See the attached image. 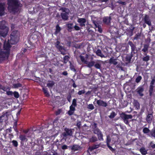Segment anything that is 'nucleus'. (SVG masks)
Listing matches in <instances>:
<instances>
[{
	"label": "nucleus",
	"mask_w": 155,
	"mask_h": 155,
	"mask_svg": "<svg viewBox=\"0 0 155 155\" xmlns=\"http://www.w3.org/2000/svg\"><path fill=\"white\" fill-rule=\"evenodd\" d=\"M55 46L61 52V54L63 55L65 54V50L63 46L61 45L59 41H57L56 43H55Z\"/></svg>",
	"instance_id": "423d86ee"
},
{
	"label": "nucleus",
	"mask_w": 155,
	"mask_h": 155,
	"mask_svg": "<svg viewBox=\"0 0 155 155\" xmlns=\"http://www.w3.org/2000/svg\"><path fill=\"white\" fill-rule=\"evenodd\" d=\"M128 44L131 47V54L134 55L137 52L138 50L136 47L135 45L134 44L132 41H129L128 43Z\"/></svg>",
	"instance_id": "0eeeda50"
},
{
	"label": "nucleus",
	"mask_w": 155,
	"mask_h": 155,
	"mask_svg": "<svg viewBox=\"0 0 155 155\" xmlns=\"http://www.w3.org/2000/svg\"><path fill=\"white\" fill-rule=\"evenodd\" d=\"M103 62L101 61L97 60L95 61L94 67L97 69H101L102 64Z\"/></svg>",
	"instance_id": "ddd939ff"
},
{
	"label": "nucleus",
	"mask_w": 155,
	"mask_h": 155,
	"mask_svg": "<svg viewBox=\"0 0 155 155\" xmlns=\"http://www.w3.org/2000/svg\"><path fill=\"white\" fill-rule=\"evenodd\" d=\"M87 108L89 109L92 110L94 108V107L92 104H90L88 105Z\"/></svg>",
	"instance_id": "49530a36"
},
{
	"label": "nucleus",
	"mask_w": 155,
	"mask_h": 155,
	"mask_svg": "<svg viewBox=\"0 0 155 155\" xmlns=\"http://www.w3.org/2000/svg\"><path fill=\"white\" fill-rule=\"evenodd\" d=\"M87 64V66L89 68H91L93 66H94L95 64V61H91L89 62H87V63L86 64Z\"/></svg>",
	"instance_id": "2f4dec72"
},
{
	"label": "nucleus",
	"mask_w": 155,
	"mask_h": 155,
	"mask_svg": "<svg viewBox=\"0 0 155 155\" xmlns=\"http://www.w3.org/2000/svg\"><path fill=\"white\" fill-rule=\"evenodd\" d=\"M19 138L22 141H27L28 140L27 138L25 135H21L19 137Z\"/></svg>",
	"instance_id": "bb28decb"
},
{
	"label": "nucleus",
	"mask_w": 155,
	"mask_h": 155,
	"mask_svg": "<svg viewBox=\"0 0 155 155\" xmlns=\"http://www.w3.org/2000/svg\"><path fill=\"white\" fill-rule=\"evenodd\" d=\"M149 48V45L145 44L144 45L143 48L142 49V51L145 53H147L148 51V48Z\"/></svg>",
	"instance_id": "5701e85b"
},
{
	"label": "nucleus",
	"mask_w": 155,
	"mask_h": 155,
	"mask_svg": "<svg viewBox=\"0 0 155 155\" xmlns=\"http://www.w3.org/2000/svg\"><path fill=\"white\" fill-rule=\"evenodd\" d=\"M132 116L130 114H127L123 113L121 115V117L123 120L124 123L127 125H129L128 119L132 118Z\"/></svg>",
	"instance_id": "39448f33"
},
{
	"label": "nucleus",
	"mask_w": 155,
	"mask_h": 155,
	"mask_svg": "<svg viewBox=\"0 0 155 155\" xmlns=\"http://www.w3.org/2000/svg\"><path fill=\"white\" fill-rule=\"evenodd\" d=\"M117 59L115 58L114 57L111 58L109 61V63L110 64H113L114 65H117L118 64Z\"/></svg>",
	"instance_id": "2eb2a0df"
},
{
	"label": "nucleus",
	"mask_w": 155,
	"mask_h": 155,
	"mask_svg": "<svg viewBox=\"0 0 155 155\" xmlns=\"http://www.w3.org/2000/svg\"><path fill=\"white\" fill-rule=\"evenodd\" d=\"M108 0H99L98 2H99L102 3V2H107Z\"/></svg>",
	"instance_id": "69168bd1"
},
{
	"label": "nucleus",
	"mask_w": 155,
	"mask_h": 155,
	"mask_svg": "<svg viewBox=\"0 0 155 155\" xmlns=\"http://www.w3.org/2000/svg\"><path fill=\"white\" fill-rule=\"evenodd\" d=\"M153 117V115L152 114H149L147 116L146 120L148 123H150L151 122Z\"/></svg>",
	"instance_id": "4be33fe9"
},
{
	"label": "nucleus",
	"mask_w": 155,
	"mask_h": 155,
	"mask_svg": "<svg viewBox=\"0 0 155 155\" xmlns=\"http://www.w3.org/2000/svg\"><path fill=\"white\" fill-rule=\"evenodd\" d=\"M22 84L19 83L15 84H13L12 87L15 88H17L19 87H21Z\"/></svg>",
	"instance_id": "473e14b6"
},
{
	"label": "nucleus",
	"mask_w": 155,
	"mask_h": 155,
	"mask_svg": "<svg viewBox=\"0 0 155 155\" xmlns=\"http://www.w3.org/2000/svg\"><path fill=\"white\" fill-rule=\"evenodd\" d=\"M134 55L130 53V55L127 54L125 58V64L127 65L128 64L130 63L131 59Z\"/></svg>",
	"instance_id": "4468645a"
},
{
	"label": "nucleus",
	"mask_w": 155,
	"mask_h": 155,
	"mask_svg": "<svg viewBox=\"0 0 155 155\" xmlns=\"http://www.w3.org/2000/svg\"><path fill=\"white\" fill-rule=\"evenodd\" d=\"M74 28L76 31H79V30H80V28L77 25H75L74 27Z\"/></svg>",
	"instance_id": "4d7b16f0"
},
{
	"label": "nucleus",
	"mask_w": 155,
	"mask_h": 155,
	"mask_svg": "<svg viewBox=\"0 0 155 155\" xmlns=\"http://www.w3.org/2000/svg\"><path fill=\"white\" fill-rule=\"evenodd\" d=\"M13 93L11 91H7L6 92V94L8 95L12 96L13 95Z\"/></svg>",
	"instance_id": "603ef678"
},
{
	"label": "nucleus",
	"mask_w": 155,
	"mask_h": 155,
	"mask_svg": "<svg viewBox=\"0 0 155 155\" xmlns=\"http://www.w3.org/2000/svg\"><path fill=\"white\" fill-rule=\"evenodd\" d=\"M143 20L145 23L147 24L149 26L151 25V21L148 15H146L143 18Z\"/></svg>",
	"instance_id": "dca6fc26"
},
{
	"label": "nucleus",
	"mask_w": 155,
	"mask_h": 155,
	"mask_svg": "<svg viewBox=\"0 0 155 155\" xmlns=\"http://www.w3.org/2000/svg\"><path fill=\"white\" fill-rule=\"evenodd\" d=\"M74 111H72L71 110H70L68 111V114L69 115H71L74 114Z\"/></svg>",
	"instance_id": "052dcab7"
},
{
	"label": "nucleus",
	"mask_w": 155,
	"mask_h": 155,
	"mask_svg": "<svg viewBox=\"0 0 155 155\" xmlns=\"http://www.w3.org/2000/svg\"><path fill=\"white\" fill-rule=\"evenodd\" d=\"M116 114L114 112H112L111 114L109 116V117L111 118H113L115 116Z\"/></svg>",
	"instance_id": "09e8293b"
},
{
	"label": "nucleus",
	"mask_w": 155,
	"mask_h": 155,
	"mask_svg": "<svg viewBox=\"0 0 155 155\" xmlns=\"http://www.w3.org/2000/svg\"><path fill=\"white\" fill-rule=\"evenodd\" d=\"M12 145L15 147H17L18 146V143L17 141L15 140H13L12 141Z\"/></svg>",
	"instance_id": "c03bdc74"
},
{
	"label": "nucleus",
	"mask_w": 155,
	"mask_h": 155,
	"mask_svg": "<svg viewBox=\"0 0 155 155\" xmlns=\"http://www.w3.org/2000/svg\"><path fill=\"white\" fill-rule=\"evenodd\" d=\"M1 44L0 43V62H1L5 59L7 58L9 54L11 45L5 41L4 44V49L2 51L1 49Z\"/></svg>",
	"instance_id": "f03ea898"
},
{
	"label": "nucleus",
	"mask_w": 155,
	"mask_h": 155,
	"mask_svg": "<svg viewBox=\"0 0 155 155\" xmlns=\"http://www.w3.org/2000/svg\"><path fill=\"white\" fill-rule=\"evenodd\" d=\"M11 114L10 111L3 112V114L0 117V122H2L4 121L8 120V116Z\"/></svg>",
	"instance_id": "6e6552de"
},
{
	"label": "nucleus",
	"mask_w": 155,
	"mask_h": 155,
	"mask_svg": "<svg viewBox=\"0 0 155 155\" xmlns=\"http://www.w3.org/2000/svg\"><path fill=\"white\" fill-rule=\"evenodd\" d=\"M99 147V145H94L92 147H89V148L88 150L91 151L93 150L98 148Z\"/></svg>",
	"instance_id": "f704fd0d"
},
{
	"label": "nucleus",
	"mask_w": 155,
	"mask_h": 155,
	"mask_svg": "<svg viewBox=\"0 0 155 155\" xmlns=\"http://www.w3.org/2000/svg\"><path fill=\"white\" fill-rule=\"evenodd\" d=\"M96 53L97 55L101 57V58H105L104 55L102 53L101 51L99 49L97 50L96 51Z\"/></svg>",
	"instance_id": "393cba45"
},
{
	"label": "nucleus",
	"mask_w": 155,
	"mask_h": 155,
	"mask_svg": "<svg viewBox=\"0 0 155 155\" xmlns=\"http://www.w3.org/2000/svg\"><path fill=\"white\" fill-rule=\"evenodd\" d=\"M77 101L75 99H73L71 105L74 106V107H76L77 106Z\"/></svg>",
	"instance_id": "a18cd8bd"
},
{
	"label": "nucleus",
	"mask_w": 155,
	"mask_h": 155,
	"mask_svg": "<svg viewBox=\"0 0 155 155\" xmlns=\"http://www.w3.org/2000/svg\"><path fill=\"white\" fill-rule=\"evenodd\" d=\"M43 91L45 94V96L47 97H49L50 96V95L49 94V93L48 91L47 88H42Z\"/></svg>",
	"instance_id": "72a5a7b5"
},
{
	"label": "nucleus",
	"mask_w": 155,
	"mask_h": 155,
	"mask_svg": "<svg viewBox=\"0 0 155 155\" xmlns=\"http://www.w3.org/2000/svg\"><path fill=\"white\" fill-rule=\"evenodd\" d=\"M80 149V147L79 146L77 145H73L71 148V150L73 151L78 150Z\"/></svg>",
	"instance_id": "a878e982"
},
{
	"label": "nucleus",
	"mask_w": 155,
	"mask_h": 155,
	"mask_svg": "<svg viewBox=\"0 0 155 155\" xmlns=\"http://www.w3.org/2000/svg\"><path fill=\"white\" fill-rule=\"evenodd\" d=\"M0 89L4 91H6L7 90V88L1 85H0Z\"/></svg>",
	"instance_id": "864d4df0"
},
{
	"label": "nucleus",
	"mask_w": 155,
	"mask_h": 155,
	"mask_svg": "<svg viewBox=\"0 0 155 155\" xmlns=\"http://www.w3.org/2000/svg\"><path fill=\"white\" fill-rule=\"evenodd\" d=\"M73 24L72 23H68L66 24L68 28V30L69 31H71L73 27Z\"/></svg>",
	"instance_id": "b1692460"
},
{
	"label": "nucleus",
	"mask_w": 155,
	"mask_h": 155,
	"mask_svg": "<svg viewBox=\"0 0 155 155\" xmlns=\"http://www.w3.org/2000/svg\"><path fill=\"white\" fill-rule=\"evenodd\" d=\"M54 83L53 81H49L48 83L47 84V86L50 87H52L54 85Z\"/></svg>",
	"instance_id": "c9c22d12"
},
{
	"label": "nucleus",
	"mask_w": 155,
	"mask_h": 155,
	"mask_svg": "<svg viewBox=\"0 0 155 155\" xmlns=\"http://www.w3.org/2000/svg\"><path fill=\"white\" fill-rule=\"evenodd\" d=\"M97 140V138L95 137H93L90 139V141L92 142L96 141Z\"/></svg>",
	"instance_id": "8fccbe9b"
},
{
	"label": "nucleus",
	"mask_w": 155,
	"mask_h": 155,
	"mask_svg": "<svg viewBox=\"0 0 155 155\" xmlns=\"http://www.w3.org/2000/svg\"><path fill=\"white\" fill-rule=\"evenodd\" d=\"M78 122L76 126L78 127V128L80 129L81 128V122L80 121H78Z\"/></svg>",
	"instance_id": "5fc2aeb1"
},
{
	"label": "nucleus",
	"mask_w": 155,
	"mask_h": 155,
	"mask_svg": "<svg viewBox=\"0 0 155 155\" xmlns=\"http://www.w3.org/2000/svg\"><path fill=\"white\" fill-rule=\"evenodd\" d=\"M140 151L141 154L143 155H145L147 153V151L144 147H142L140 148Z\"/></svg>",
	"instance_id": "c85d7f7f"
},
{
	"label": "nucleus",
	"mask_w": 155,
	"mask_h": 155,
	"mask_svg": "<svg viewBox=\"0 0 155 155\" xmlns=\"http://www.w3.org/2000/svg\"><path fill=\"white\" fill-rule=\"evenodd\" d=\"M142 77L140 76L137 77L135 81L137 83H139L142 79Z\"/></svg>",
	"instance_id": "37998d69"
},
{
	"label": "nucleus",
	"mask_w": 155,
	"mask_h": 155,
	"mask_svg": "<svg viewBox=\"0 0 155 155\" xmlns=\"http://www.w3.org/2000/svg\"><path fill=\"white\" fill-rule=\"evenodd\" d=\"M62 74L64 76H67L68 73L67 71H64L62 72Z\"/></svg>",
	"instance_id": "774afa93"
},
{
	"label": "nucleus",
	"mask_w": 155,
	"mask_h": 155,
	"mask_svg": "<svg viewBox=\"0 0 155 155\" xmlns=\"http://www.w3.org/2000/svg\"><path fill=\"white\" fill-rule=\"evenodd\" d=\"M13 95L15 97L18 98L19 97V95L18 92L17 91H15L13 93Z\"/></svg>",
	"instance_id": "de8ad7c7"
},
{
	"label": "nucleus",
	"mask_w": 155,
	"mask_h": 155,
	"mask_svg": "<svg viewBox=\"0 0 155 155\" xmlns=\"http://www.w3.org/2000/svg\"><path fill=\"white\" fill-rule=\"evenodd\" d=\"M140 36V35L139 34H137L134 37V39L138 40L139 39V37Z\"/></svg>",
	"instance_id": "6e6d98bb"
},
{
	"label": "nucleus",
	"mask_w": 155,
	"mask_h": 155,
	"mask_svg": "<svg viewBox=\"0 0 155 155\" xmlns=\"http://www.w3.org/2000/svg\"><path fill=\"white\" fill-rule=\"evenodd\" d=\"M65 132L62 133V135L63 136V138H66L68 136H72L73 132L72 130L66 128L64 129Z\"/></svg>",
	"instance_id": "1a4fd4ad"
},
{
	"label": "nucleus",
	"mask_w": 155,
	"mask_h": 155,
	"mask_svg": "<svg viewBox=\"0 0 155 155\" xmlns=\"http://www.w3.org/2000/svg\"><path fill=\"white\" fill-rule=\"evenodd\" d=\"M8 28H0V35L3 37H5L7 35L8 31Z\"/></svg>",
	"instance_id": "9d476101"
},
{
	"label": "nucleus",
	"mask_w": 155,
	"mask_h": 155,
	"mask_svg": "<svg viewBox=\"0 0 155 155\" xmlns=\"http://www.w3.org/2000/svg\"><path fill=\"white\" fill-rule=\"evenodd\" d=\"M97 136L99 140H103V136L101 132L98 134L97 135Z\"/></svg>",
	"instance_id": "58836bf2"
},
{
	"label": "nucleus",
	"mask_w": 155,
	"mask_h": 155,
	"mask_svg": "<svg viewBox=\"0 0 155 155\" xmlns=\"http://www.w3.org/2000/svg\"><path fill=\"white\" fill-rule=\"evenodd\" d=\"M5 8L4 5L2 3H0V16H2L4 14Z\"/></svg>",
	"instance_id": "aec40b11"
},
{
	"label": "nucleus",
	"mask_w": 155,
	"mask_h": 155,
	"mask_svg": "<svg viewBox=\"0 0 155 155\" xmlns=\"http://www.w3.org/2000/svg\"><path fill=\"white\" fill-rule=\"evenodd\" d=\"M79 57L82 62H84L85 64L87 63V61L85 60L84 57L81 55Z\"/></svg>",
	"instance_id": "e433bc0d"
},
{
	"label": "nucleus",
	"mask_w": 155,
	"mask_h": 155,
	"mask_svg": "<svg viewBox=\"0 0 155 155\" xmlns=\"http://www.w3.org/2000/svg\"><path fill=\"white\" fill-rule=\"evenodd\" d=\"M111 18L110 16L105 17L103 18V22L107 25H109L110 23Z\"/></svg>",
	"instance_id": "f3484780"
},
{
	"label": "nucleus",
	"mask_w": 155,
	"mask_h": 155,
	"mask_svg": "<svg viewBox=\"0 0 155 155\" xmlns=\"http://www.w3.org/2000/svg\"><path fill=\"white\" fill-rule=\"evenodd\" d=\"M75 107H74L72 105H71L70 107V110H71L72 111H74L75 110Z\"/></svg>",
	"instance_id": "bf43d9fd"
},
{
	"label": "nucleus",
	"mask_w": 155,
	"mask_h": 155,
	"mask_svg": "<svg viewBox=\"0 0 155 155\" xmlns=\"http://www.w3.org/2000/svg\"><path fill=\"white\" fill-rule=\"evenodd\" d=\"M69 57L68 56H65L64 58V61L65 63H67L69 59Z\"/></svg>",
	"instance_id": "79ce46f5"
},
{
	"label": "nucleus",
	"mask_w": 155,
	"mask_h": 155,
	"mask_svg": "<svg viewBox=\"0 0 155 155\" xmlns=\"http://www.w3.org/2000/svg\"><path fill=\"white\" fill-rule=\"evenodd\" d=\"M19 35V32L18 31L16 30L13 31L11 34L10 40H8L7 42L9 45L16 44L18 41Z\"/></svg>",
	"instance_id": "7ed1b4c3"
},
{
	"label": "nucleus",
	"mask_w": 155,
	"mask_h": 155,
	"mask_svg": "<svg viewBox=\"0 0 155 155\" xmlns=\"http://www.w3.org/2000/svg\"><path fill=\"white\" fill-rule=\"evenodd\" d=\"M155 83V77H154L152 79L150 83V85L149 87V94L150 96H151L153 91V88L154 86L153 85Z\"/></svg>",
	"instance_id": "9b49d317"
},
{
	"label": "nucleus",
	"mask_w": 155,
	"mask_h": 155,
	"mask_svg": "<svg viewBox=\"0 0 155 155\" xmlns=\"http://www.w3.org/2000/svg\"><path fill=\"white\" fill-rule=\"evenodd\" d=\"M68 146L65 145H64L63 146H62L61 147V148L63 150H65L66 149L68 148Z\"/></svg>",
	"instance_id": "e2e57ef3"
},
{
	"label": "nucleus",
	"mask_w": 155,
	"mask_h": 155,
	"mask_svg": "<svg viewBox=\"0 0 155 155\" xmlns=\"http://www.w3.org/2000/svg\"><path fill=\"white\" fill-rule=\"evenodd\" d=\"M61 28V27L59 26L58 25H57L56 26V29L54 33L55 35H57L58 33L60 32Z\"/></svg>",
	"instance_id": "c756f323"
},
{
	"label": "nucleus",
	"mask_w": 155,
	"mask_h": 155,
	"mask_svg": "<svg viewBox=\"0 0 155 155\" xmlns=\"http://www.w3.org/2000/svg\"><path fill=\"white\" fill-rule=\"evenodd\" d=\"M144 55L146 56L143 58L142 59L143 61L147 62L150 60V56L147 55V53H144Z\"/></svg>",
	"instance_id": "7c9ffc66"
},
{
	"label": "nucleus",
	"mask_w": 155,
	"mask_h": 155,
	"mask_svg": "<svg viewBox=\"0 0 155 155\" xmlns=\"http://www.w3.org/2000/svg\"><path fill=\"white\" fill-rule=\"evenodd\" d=\"M85 93V91L84 90H82L79 91L78 92V94L79 95H81L82 94H84Z\"/></svg>",
	"instance_id": "13d9d810"
},
{
	"label": "nucleus",
	"mask_w": 155,
	"mask_h": 155,
	"mask_svg": "<svg viewBox=\"0 0 155 155\" xmlns=\"http://www.w3.org/2000/svg\"><path fill=\"white\" fill-rule=\"evenodd\" d=\"M8 9L14 12H19L22 6L19 0H8Z\"/></svg>",
	"instance_id": "f257e3e1"
},
{
	"label": "nucleus",
	"mask_w": 155,
	"mask_h": 155,
	"mask_svg": "<svg viewBox=\"0 0 155 155\" xmlns=\"http://www.w3.org/2000/svg\"><path fill=\"white\" fill-rule=\"evenodd\" d=\"M111 141V138L108 135L107 136V146H108L109 145V143Z\"/></svg>",
	"instance_id": "ea45409f"
},
{
	"label": "nucleus",
	"mask_w": 155,
	"mask_h": 155,
	"mask_svg": "<svg viewBox=\"0 0 155 155\" xmlns=\"http://www.w3.org/2000/svg\"><path fill=\"white\" fill-rule=\"evenodd\" d=\"M147 135L150 137L155 138V128H153L151 131H150V133Z\"/></svg>",
	"instance_id": "412c9836"
},
{
	"label": "nucleus",
	"mask_w": 155,
	"mask_h": 155,
	"mask_svg": "<svg viewBox=\"0 0 155 155\" xmlns=\"http://www.w3.org/2000/svg\"><path fill=\"white\" fill-rule=\"evenodd\" d=\"M150 145L151 146V147L152 148L155 149V144H153L152 142H150Z\"/></svg>",
	"instance_id": "0e129e2a"
},
{
	"label": "nucleus",
	"mask_w": 155,
	"mask_h": 155,
	"mask_svg": "<svg viewBox=\"0 0 155 155\" xmlns=\"http://www.w3.org/2000/svg\"><path fill=\"white\" fill-rule=\"evenodd\" d=\"M71 81L73 82V84L72 85L73 87L74 88H76L77 87V85L75 84L74 81L73 79H72Z\"/></svg>",
	"instance_id": "338daca9"
},
{
	"label": "nucleus",
	"mask_w": 155,
	"mask_h": 155,
	"mask_svg": "<svg viewBox=\"0 0 155 155\" xmlns=\"http://www.w3.org/2000/svg\"><path fill=\"white\" fill-rule=\"evenodd\" d=\"M62 12L61 14L62 18L64 21H67L68 19V16L69 10L68 9L66 8H62L60 9Z\"/></svg>",
	"instance_id": "20e7f679"
},
{
	"label": "nucleus",
	"mask_w": 155,
	"mask_h": 155,
	"mask_svg": "<svg viewBox=\"0 0 155 155\" xmlns=\"http://www.w3.org/2000/svg\"><path fill=\"white\" fill-rule=\"evenodd\" d=\"M101 131L98 128H96L94 130V133L95 134H97V135L99 134Z\"/></svg>",
	"instance_id": "a19ab883"
},
{
	"label": "nucleus",
	"mask_w": 155,
	"mask_h": 155,
	"mask_svg": "<svg viewBox=\"0 0 155 155\" xmlns=\"http://www.w3.org/2000/svg\"><path fill=\"white\" fill-rule=\"evenodd\" d=\"M97 103L98 105L100 106L106 107L107 106V103L101 100H97Z\"/></svg>",
	"instance_id": "6ab92c4d"
},
{
	"label": "nucleus",
	"mask_w": 155,
	"mask_h": 155,
	"mask_svg": "<svg viewBox=\"0 0 155 155\" xmlns=\"http://www.w3.org/2000/svg\"><path fill=\"white\" fill-rule=\"evenodd\" d=\"M62 110L61 109H58V110L56 112V114L57 115L60 114Z\"/></svg>",
	"instance_id": "680f3d73"
},
{
	"label": "nucleus",
	"mask_w": 155,
	"mask_h": 155,
	"mask_svg": "<svg viewBox=\"0 0 155 155\" xmlns=\"http://www.w3.org/2000/svg\"><path fill=\"white\" fill-rule=\"evenodd\" d=\"M77 21L79 23L80 26L82 27H84L85 26V23L86 22V20L85 18H78Z\"/></svg>",
	"instance_id": "f8f14e48"
},
{
	"label": "nucleus",
	"mask_w": 155,
	"mask_h": 155,
	"mask_svg": "<svg viewBox=\"0 0 155 155\" xmlns=\"http://www.w3.org/2000/svg\"><path fill=\"white\" fill-rule=\"evenodd\" d=\"M96 30L97 31H99V32L100 33H101L102 32V29L101 27V25H100L99 26H98L97 27V28L96 29Z\"/></svg>",
	"instance_id": "3c124183"
},
{
	"label": "nucleus",
	"mask_w": 155,
	"mask_h": 155,
	"mask_svg": "<svg viewBox=\"0 0 155 155\" xmlns=\"http://www.w3.org/2000/svg\"><path fill=\"white\" fill-rule=\"evenodd\" d=\"M150 130L147 127H144L143 128V131L144 133L147 134L150 133Z\"/></svg>",
	"instance_id": "4c0bfd02"
},
{
	"label": "nucleus",
	"mask_w": 155,
	"mask_h": 155,
	"mask_svg": "<svg viewBox=\"0 0 155 155\" xmlns=\"http://www.w3.org/2000/svg\"><path fill=\"white\" fill-rule=\"evenodd\" d=\"M8 28L5 26V21H2L0 22V28Z\"/></svg>",
	"instance_id": "cd10ccee"
},
{
	"label": "nucleus",
	"mask_w": 155,
	"mask_h": 155,
	"mask_svg": "<svg viewBox=\"0 0 155 155\" xmlns=\"http://www.w3.org/2000/svg\"><path fill=\"white\" fill-rule=\"evenodd\" d=\"M136 91L140 96H143V95L142 92L144 91V88L142 86H140L138 87Z\"/></svg>",
	"instance_id": "a211bd4d"
}]
</instances>
